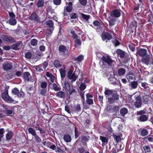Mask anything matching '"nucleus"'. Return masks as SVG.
<instances>
[{"label":"nucleus","mask_w":153,"mask_h":153,"mask_svg":"<svg viewBox=\"0 0 153 153\" xmlns=\"http://www.w3.org/2000/svg\"><path fill=\"white\" fill-rule=\"evenodd\" d=\"M104 94L106 97L108 98V102L110 104L114 103L116 100H118L119 99V95L114 90L106 89L105 91Z\"/></svg>","instance_id":"obj_1"},{"label":"nucleus","mask_w":153,"mask_h":153,"mask_svg":"<svg viewBox=\"0 0 153 153\" xmlns=\"http://www.w3.org/2000/svg\"><path fill=\"white\" fill-rule=\"evenodd\" d=\"M146 113V111L141 110L137 112V115L140 116L139 117H137V120L141 122H145L147 121L148 119V114L144 115Z\"/></svg>","instance_id":"obj_2"},{"label":"nucleus","mask_w":153,"mask_h":153,"mask_svg":"<svg viewBox=\"0 0 153 153\" xmlns=\"http://www.w3.org/2000/svg\"><path fill=\"white\" fill-rule=\"evenodd\" d=\"M28 19L34 23H40L41 22V18L39 16L38 14L36 12H33L28 17Z\"/></svg>","instance_id":"obj_3"},{"label":"nucleus","mask_w":153,"mask_h":153,"mask_svg":"<svg viewBox=\"0 0 153 153\" xmlns=\"http://www.w3.org/2000/svg\"><path fill=\"white\" fill-rule=\"evenodd\" d=\"M8 90H6L1 94V97L3 99L8 103H12L14 101V100L8 94Z\"/></svg>","instance_id":"obj_4"},{"label":"nucleus","mask_w":153,"mask_h":153,"mask_svg":"<svg viewBox=\"0 0 153 153\" xmlns=\"http://www.w3.org/2000/svg\"><path fill=\"white\" fill-rule=\"evenodd\" d=\"M67 76L69 79L71 80L72 82H75L78 77V75L76 74V72L75 71L73 73L71 70L68 71Z\"/></svg>","instance_id":"obj_5"},{"label":"nucleus","mask_w":153,"mask_h":153,"mask_svg":"<svg viewBox=\"0 0 153 153\" xmlns=\"http://www.w3.org/2000/svg\"><path fill=\"white\" fill-rule=\"evenodd\" d=\"M11 92L13 95H16L19 97H23L24 95V92L22 90L19 91V89L16 88H15L13 89Z\"/></svg>","instance_id":"obj_6"},{"label":"nucleus","mask_w":153,"mask_h":153,"mask_svg":"<svg viewBox=\"0 0 153 153\" xmlns=\"http://www.w3.org/2000/svg\"><path fill=\"white\" fill-rule=\"evenodd\" d=\"M112 38V35L108 32H104L102 35V38L103 40H109Z\"/></svg>","instance_id":"obj_7"},{"label":"nucleus","mask_w":153,"mask_h":153,"mask_svg":"<svg viewBox=\"0 0 153 153\" xmlns=\"http://www.w3.org/2000/svg\"><path fill=\"white\" fill-rule=\"evenodd\" d=\"M59 53L61 54L66 55L68 53V50L66 49V47L64 45H61L59 46L58 48Z\"/></svg>","instance_id":"obj_8"},{"label":"nucleus","mask_w":153,"mask_h":153,"mask_svg":"<svg viewBox=\"0 0 153 153\" xmlns=\"http://www.w3.org/2000/svg\"><path fill=\"white\" fill-rule=\"evenodd\" d=\"M1 38L5 41L7 42H15V39L12 36L6 35H2Z\"/></svg>","instance_id":"obj_9"},{"label":"nucleus","mask_w":153,"mask_h":153,"mask_svg":"<svg viewBox=\"0 0 153 153\" xmlns=\"http://www.w3.org/2000/svg\"><path fill=\"white\" fill-rule=\"evenodd\" d=\"M136 101L134 103L135 107L139 108L141 106L142 102L141 101V97L140 96H138L136 97Z\"/></svg>","instance_id":"obj_10"},{"label":"nucleus","mask_w":153,"mask_h":153,"mask_svg":"<svg viewBox=\"0 0 153 153\" xmlns=\"http://www.w3.org/2000/svg\"><path fill=\"white\" fill-rule=\"evenodd\" d=\"M87 103L89 105H92L93 103V95L89 94H86Z\"/></svg>","instance_id":"obj_11"},{"label":"nucleus","mask_w":153,"mask_h":153,"mask_svg":"<svg viewBox=\"0 0 153 153\" xmlns=\"http://www.w3.org/2000/svg\"><path fill=\"white\" fill-rule=\"evenodd\" d=\"M3 69L5 71L10 70L12 67V64L10 62H6L4 63L3 65Z\"/></svg>","instance_id":"obj_12"},{"label":"nucleus","mask_w":153,"mask_h":153,"mask_svg":"<svg viewBox=\"0 0 153 153\" xmlns=\"http://www.w3.org/2000/svg\"><path fill=\"white\" fill-rule=\"evenodd\" d=\"M22 42L21 41L18 42L15 44H14L11 46L12 49L17 50L19 49L22 47Z\"/></svg>","instance_id":"obj_13"},{"label":"nucleus","mask_w":153,"mask_h":153,"mask_svg":"<svg viewBox=\"0 0 153 153\" xmlns=\"http://www.w3.org/2000/svg\"><path fill=\"white\" fill-rule=\"evenodd\" d=\"M147 51L144 49H140L137 50V54L141 57H143L147 55L146 54Z\"/></svg>","instance_id":"obj_14"},{"label":"nucleus","mask_w":153,"mask_h":153,"mask_svg":"<svg viewBox=\"0 0 153 153\" xmlns=\"http://www.w3.org/2000/svg\"><path fill=\"white\" fill-rule=\"evenodd\" d=\"M121 10L118 9H116L113 10L111 13V16H114L115 17L118 18L121 16Z\"/></svg>","instance_id":"obj_15"},{"label":"nucleus","mask_w":153,"mask_h":153,"mask_svg":"<svg viewBox=\"0 0 153 153\" xmlns=\"http://www.w3.org/2000/svg\"><path fill=\"white\" fill-rule=\"evenodd\" d=\"M102 59L103 61L107 63L109 65H111L112 63V60L109 56H104L102 58Z\"/></svg>","instance_id":"obj_16"},{"label":"nucleus","mask_w":153,"mask_h":153,"mask_svg":"<svg viewBox=\"0 0 153 153\" xmlns=\"http://www.w3.org/2000/svg\"><path fill=\"white\" fill-rule=\"evenodd\" d=\"M72 3L71 1H70L68 3V6H66L64 8V10H65L68 12H71L73 9L72 7Z\"/></svg>","instance_id":"obj_17"},{"label":"nucleus","mask_w":153,"mask_h":153,"mask_svg":"<svg viewBox=\"0 0 153 153\" xmlns=\"http://www.w3.org/2000/svg\"><path fill=\"white\" fill-rule=\"evenodd\" d=\"M108 21L109 22V25L110 26H112L115 24V22L116 20L115 18L113 17L111 15L109 16L108 18Z\"/></svg>","instance_id":"obj_18"},{"label":"nucleus","mask_w":153,"mask_h":153,"mask_svg":"<svg viewBox=\"0 0 153 153\" xmlns=\"http://www.w3.org/2000/svg\"><path fill=\"white\" fill-rule=\"evenodd\" d=\"M56 96L60 98L64 99L65 97V94L63 91H61L56 93Z\"/></svg>","instance_id":"obj_19"},{"label":"nucleus","mask_w":153,"mask_h":153,"mask_svg":"<svg viewBox=\"0 0 153 153\" xmlns=\"http://www.w3.org/2000/svg\"><path fill=\"white\" fill-rule=\"evenodd\" d=\"M150 58V56L147 55L144 56V57L142 59V60L145 64L148 65L149 62Z\"/></svg>","instance_id":"obj_20"},{"label":"nucleus","mask_w":153,"mask_h":153,"mask_svg":"<svg viewBox=\"0 0 153 153\" xmlns=\"http://www.w3.org/2000/svg\"><path fill=\"white\" fill-rule=\"evenodd\" d=\"M116 53L121 58L124 57L125 54V52L124 51L120 49H117Z\"/></svg>","instance_id":"obj_21"},{"label":"nucleus","mask_w":153,"mask_h":153,"mask_svg":"<svg viewBox=\"0 0 153 153\" xmlns=\"http://www.w3.org/2000/svg\"><path fill=\"white\" fill-rule=\"evenodd\" d=\"M126 73V70L123 68H120L118 69L117 71V75L121 76L125 74Z\"/></svg>","instance_id":"obj_22"},{"label":"nucleus","mask_w":153,"mask_h":153,"mask_svg":"<svg viewBox=\"0 0 153 153\" xmlns=\"http://www.w3.org/2000/svg\"><path fill=\"white\" fill-rule=\"evenodd\" d=\"M70 33L71 36L74 39H76L77 37V35L75 32V31L73 29H70L69 31Z\"/></svg>","instance_id":"obj_23"},{"label":"nucleus","mask_w":153,"mask_h":153,"mask_svg":"<svg viewBox=\"0 0 153 153\" xmlns=\"http://www.w3.org/2000/svg\"><path fill=\"white\" fill-rule=\"evenodd\" d=\"M150 99L151 97L149 95H144L143 97V101L146 103L148 102Z\"/></svg>","instance_id":"obj_24"},{"label":"nucleus","mask_w":153,"mask_h":153,"mask_svg":"<svg viewBox=\"0 0 153 153\" xmlns=\"http://www.w3.org/2000/svg\"><path fill=\"white\" fill-rule=\"evenodd\" d=\"M64 88L65 90L70 91L71 89V87L69 83L67 81H65L64 82Z\"/></svg>","instance_id":"obj_25"},{"label":"nucleus","mask_w":153,"mask_h":153,"mask_svg":"<svg viewBox=\"0 0 153 153\" xmlns=\"http://www.w3.org/2000/svg\"><path fill=\"white\" fill-rule=\"evenodd\" d=\"M45 24L48 27L50 28H53V23L51 20H49L45 22Z\"/></svg>","instance_id":"obj_26"},{"label":"nucleus","mask_w":153,"mask_h":153,"mask_svg":"<svg viewBox=\"0 0 153 153\" xmlns=\"http://www.w3.org/2000/svg\"><path fill=\"white\" fill-rule=\"evenodd\" d=\"M24 78L26 80L29 81L31 78V75L28 72H25L24 74Z\"/></svg>","instance_id":"obj_27"},{"label":"nucleus","mask_w":153,"mask_h":153,"mask_svg":"<svg viewBox=\"0 0 153 153\" xmlns=\"http://www.w3.org/2000/svg\"><path fill=\"white\" fill-rule=\"evenodd\" d=\"M63 138L64 140L67 142H70L71 140V137L69 134H65Z\"/></svg>","instance_id":"obj_28"},{"label":"nucleus","mask_w":153,"mask_h":153,"mask_svg":"<svg viewBox=\"0 0 153 153\" xmlns=\"http://www.w3.org/2000/svg\"><path fill=\"white\" fill-rule=\"evenodd\" d=\"M44 4V0H38L36 3L37 6L38 7H43Z\"/></svg>","instance_id":"obj_29"},{"label":"nucleus","mask_w":153,"mask_h":153,"mask_svg":"<svg viewBox=\"0 0 153 153\" xmlns=\"http://www.w3.org/2000/svg\"><path fill=\"white\" fill-rule=\"evenodd\" d=\"M17 23L16 20L14 18H10L9 20V23L10 24L12 25H15Z\"/></svg>","instance_id":"obj_30"},{"label":"nucleus","mask_w":153,"mask_h":153,"mask_svg":"<svg viewBox=\"0 0 153 153\" xmlns=\"http://www.w3.org/2000/svg\"><path fill=\"white\" fill-rule=\"evenodd\" d=\"M120 113L122 116H124V115L128 113V109L125 108H123L120 110Z\"/></svg>","instance_id":"obj_31"},{"label":"nucleus","mask_w":153,"mask_h":153,"mask_svg":"<svg viewBox=\"0 0 153 153\" xmlns=\"http://www.w3.org/2000/svg\"><path fill=\"white\" fill-rule=\"evenodd\" d=\"M53 64L54 66L56 68L59 67L61 66L59 61L57 59L54 61Z\"/></svg>","instance_id":"obj_32"},{"label":"nucleus","mask_w":153,"mask_h":153,"mask_svg":"<svg viewBox=\"0 0 153 153\" xmlns=\"http://www.w3.org/2000/svg\"><path fill=\"white\" fill-rule=\"evenodd\" d=\"M138 85V83L136 81H134L131 82V84L129 85L133 89L136 88Z\"/></svg>","instance_id":"obj_33"},{"label":"nucleus","mask_w":153,"mask_h":153,"mask_svg":"<svg viewBox=\"0 0 153 153\" xmlns=\"http://www.w3.org/2000/svg\"><path fill=\"white\" fill-rule=\"evenodd\" d=\"M122 134L120 135H117L116 134H113V137L114 139L116 140L117 142H119L121 140V137Z\"/></svg>","instance_id":"obj_34"},{"label":"nucleus","mask_w":153,"mask_h":153,"mask_svg":"<svg viewBox=\"0 0 153 153\" xmlns=\"http://www.w3.org/2000/svg\"><path fill=\"white\" fill-rule=\"evenodd\" d=\"M59 71L60 72L61 76L62 78H64L65 76V71L62 68H60Z\"/></svg>","instance_id":"obj_35"},{"label":"nucleus","mask_w":153,"mask_h":153,"mask_svg":"<svg viewBox=\"0 0 153 153\" xmlns=\"http://www.w3.org/2000/svg\"><path fill=\"white\" fill-rule=\"evenodd\" d=\"M80 4L83 6H85L87 3V0H79Z\"/></svg>","instance_id":"obj_36"},{"label":"nucleus","mask_w":153,"mask_h":153,"mask_svg":"<svg viewBox=\"0 0 153 153\" xmlns=\"http://www.w3.org/2000/svg\"><path fill=\"white\" fill-rule=\"evenodd\" d=\"M53 28H48L46 31V35L48 36H50L52 33Z\"/></svg>","instance_id":"obj_37"},{"label":"nucleus","mask_w":153,"mask_h":153,"mask_svg":"<svg viewBox=\"0 0 153 153\" xmlns=\"http://www.w3.org/2000/svg\"><path fill=\"white\" fill-rule=\"evenodd\" d=\"M80 14L83 19L86 20H88L90 18V16L89 15H87L82 13H80Z\"/></svg>","instance_id":"obj_38"},{"label":"nucleus","mask_w":153,"mask_h":153,"mask_svg":"<svg viewBox=\"0 0 153 153\" xmlns=\"http://www.w3.org/2000/svg\"><path fill=\"white\" fill-rule=\"evenodd\" d=\"M50 149L54 150L56 152H57V150L59 147H57L54 145H51V144L49 145V147H48Z\"/></svg>","instance_id":"obj_39"},{"label":"nucleus","mask_w":153,"mask_h":153,"mask_svg":"<svg viewBox=\"0 0 153 153\" xmlns=\"http://www.w3.org/2000/svg\"><path fill=\"white\" fill-rule=\"evenodd\" d=\"M37 40L36 39H33L31 40L30 44L32 45L35 46L37 45Z\"/></svg>","instance_id":"obj_40"},{"label":"nucleus","mask_w":153,"mask_h":153,"mask_svg":"<svg viewBox=\"0 0 153 153\" xmlns=\"http://www.w3.org/2000/svg\"><path fill=\"white\" fill-rule=\"evenodd\" d=\"M83 56L82 55L79 56L77 58H74L75 60L78 62L81 61L83 59Z\"/></svg>","instance_id":"obj_41"},{"label":"nucleus","mask_w":153,"mask_h":153,"mask_svg":"<svg viewBox=\"0 0 153 153\" xmlns=\"http://www.w3.org/2000/svg\"><path fill=\"white\" fill-rule=\"evenodd\" d=\"M100 139L103 143H107L108 141V139L105 137L100 136Z\"/></svg>","instance_id":"obj_42"},{"label":"nucleus","mask_w":153,"mask_h":153,"mask_svg":"<svg viewBox=\"0 0 153 153\" xmlns=\"http://www.w3.org/2000/svg\"><path fill=\"white\" fill-rule=\"evenodd\" d=\"M40 87L42 88H45L47 85V83L45 81L40 83Z\"/></svg>","instance_id":"obj_43"},{"label":"nucleus","mask_w":153,"mask_h":153,"mask_svg":"<svg viewBox=\"0 0 153 153\" xmlns=\"http://www.w3.org/2000/svg\"><path fill=\"white\" fill-rule=\"evenodd\" d=\"M143 149L145 152H151V149L150 147L148 146H145L143 147Z\"/></svg>","instance_id":"obj_44"},{"label":"nucleus","mask_w":153,"mask_h":153,"mask_svg":"<svg viewBox=\"0 0 153 153\" xmlns=\"http://www.w3.org/2000/svg\"><path fill=\"white\" fill-rule=\"evenodd\" d=\"M40 94L43 95H46V94L47 92V90L45 88H42V89L40 90Z\"/></svg>","instance_id":"obj_45"},{"label":"nucleus","mask_w":153,"mask_h":153,"mask_svg":"<svg viewBox=\"0 0 153 153\" xmlns=\"http://www.w3.org/2000/svg\"><path fill=\"white\" fill-rule=\"evenodd\" d=\"M86 85L84 83H82L80 86L79 88L82 91H83L86 88Z\"/></svg>","instance_id":"obj_46"},{"label":"nucleus","mask_w":153,"mask_h":153,"mask_svg":"<svg viewBox=\"0 0 153 153\" xmlns=\"http://www.w3.org/2000/svg\"><path fill=\"white\" fill-rule=\"evenodd\" d=\"M53 88L55 91H59L60 90V88L57 85L55 84L54 83L53 85Z\"/></svg>","instance_id":"obj_47"},{"label":"nucleus","mask_w":153,"mask_h":153,"mask_svg":"<svg viewBox=\"0 0 153 153\" xmlns=\"http://www.w3.org/2000/svg\"><path fill=\"white\" fill-rule=\"evenodd\" d=\"M119 110V107L118 106L115 105L112 108V111L113 112H117Z\"/></svg>","instance_id":"obj_48"},{"label":"nucleus","mask_w":153,"mask_h":153,"mask_svg":"<svg viewBox=\"0 0 153 153\" xmlns=\"http://www.w3.org/2000/svg\"><path fill=\"white\" fill-rule=\"evenodd\" d=\"M70 18L71 19H75L78 17V16L75 13H72L70 14Z\"/></svg>","instance_id":"obj_49"},{"label":"nucleus","mask_w":153,"mask_h":153,"mask_svg":"<svg viewBox=\"0 0 153 153\" xmlns=\"http://www.w3.org/2000/svg\"><path fill=\"white\" fill-rule=\"evenodd\" d=\"M75 110L76 112H79L81 111V107L79 104H77L75 107Z\"/></svg>","instance_id":"obj_50"},{"label":"nucleus","mask_w":153,"mask_h":153,"mask_svg":"<svg viewBox=\"0 0 153 153\" xmlns=\"http://www.w3.org/2000/svg\"><path fill=\"white\" fill-rule=\"evenodd\" d=\"M35 138V141L38 143H39L41 141V139L37 134H33Z\"/></svg>","instance_id":"obj_51"},{"label":"nucleus","mask_w":153,"mask_h":153,"mask_svg":"<svg viewBox=\"0 0 153 153\" xmlns=\"http://www.w3.org/2000/svg\"><path fill=\"white\" fill-rule=\"evenodd\" d=\"M32 54L30 52H27L25 54V57L27 59H30L32 56Z\"/></svg>","instance_id":"obj_52"},{"label":"nucleus","mask_w":153,"mask_h":153,"mask_svg":"<svg viewBox=\"0 0 153 153\" xmlns=\"http://www.w3.org/2000/svg\"><path fill=\"white\" fill-rule=\"evenodd\" d=\"M74 41L75 45H81V42L80 39H76Z\"/></svg>","instance_id":"obj_53"},{"label":"nucleus","mask_w":153,"mask_h":153,"mask_svg":"<svg viewBox=\"0 0 153 153\" xmlns=\"http://www.w3.org/2000/svg\"><path fill=\"white\" fill-rule=\"evenodd\" d=\"M134 77V75L131 74H128L126 76V77L128 80H132Z\"/></svg>","instance_id":"obj_54"},{"label":"nucleus","mask_w":153,"mask_h":153,"mask_svg":"<svg viewBox=\"0 0 153 153\" xmlns=\"http://www.w3.org/2000/svg\"><path fill=\"white\" fill-rule=\"evenodd\" d=\"M53 3L56 5H59L61 3V0H53Z\"/></svg>","instance_id":"obj_55"},{"label":"nucleus","mask_w":153,"mask_h":153,"mask_svg":"<svg viewBox=\"0 0 153 153\" xmlns=\"http://www.w3.org/2000/svg\"><path fill=\"white\" fill-rule=\"evenodd\" d=\"M37 71L39 72H41L43 71V69L39 66H36L35 68Z\"/></svg>","instance_id":"obj_56"},{"label":"nucleus","mask_w":153,"mask_h":153,"mask_svg":"<svg viewBox=\"0 0 153 153\" xmlns=\"http://www.w3.org/2000/svg\"><path fill=\"white\" fill-rule=\"evenodd\" d=\"M134 45L133 44H130L129 45L130 49L133 52L135 50V47Z\"/></svg>","instance_id":"obj_57"},{"label":"nucleus","mask_w":153,"mask_h":153,"mask_svg":"<svg viewBox=\"0 0 153 153\" xmlns=\"http://www.w3.org/2000/svg\"><path fill=\"white\" fill-rule=\"evenodd\" d=\"M28 131L31 134H35V131L31 128H29Z\"/></svg>","instance_id":"obj_58"},{"label":"nucleus","mask_w":153,"mask_h":153,"mask_svg":"<svg viewBox=\"0 0 153 153\" xmlns=\"http://www.w3.org/2000/svg\"><path fill=\"white\" fill-rule=\"evenodd\" d=\"M141 86L143 87L144 89H147L148 87V84L145 82H143L141 83Z\"/></svg>","instance_id":"obj_59"},{"label":"nucleus","mask_w":153,"mask_h":153,"mask_svg":"<svg viewBox=\"0 0 153 153\" xmlns=\"http://www.w3.org/2000/svg\"><path fill=\"white\" fill-rule=\"evenodd\" d=\"M77 150L80 153H83L85 152L84 149L82 147L78 148Z\"/></svg>","instance_id":"obj_60"},{"label":"nucleus","mask_w":153,"mask_h":153,"mask_svg":"<svg viewBox=\"0 0 153 153\" xmlns=\"http://www.w3.org/2000/svg\"><path fill=\"white\" fill-rule=\"evenodd\" d=\"M141 134H148L149 133L148 131L146 129H143L141 131Z\"/></svg>","instance_id":"obj_61"},{"label":"nucleus","mask_w":153,"mask_h":153,"mask_svg":"<svg viewBox=\"0 0 153 153\" xmlns=\"http://www.w3.org/2000/svg\"><path fill=\"white\" fill-rule=\"evenodd\" d=\"M10 18H14L15 17V15L13 12H10L9 13Z\"/></svg>","instance_id":"obj_62"},{"label":"nucleus","mask_w":153,"mask_h":153,"mask_svg":"<svg viewBox=\"0 0 153 153\" xmlns=\"http://www.w3.org/2000/svg\"><path fill=\"white\" fill-rule=\"evenodd\" d=\"M13 111L11 110H7L6 111V113L8 115H10L13 113Z\"/></svg>","instance_id":"obj_63"},{"label":"nucleus","mask_w":153,"mask_h":153,"mask_svg":"<svg viewBox=\"0 0 153 153\" xmlns=\"http://www.w3.org/2000/svg\"><path fill=\"white\" fill-rule=\"evenodd\" d=\"M45 146H46L48 147H49V145L50 144H52V143H51L49 142H46L45 141L43 143Z\"/></svg>","instance_id":"obj_64"}]
</instances>
